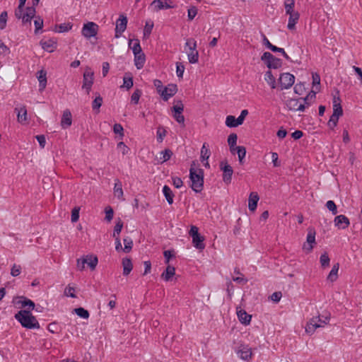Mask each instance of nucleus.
<instances>
[{
  "mask_svg": "<svg viewBox=\"0 0 362 362\" xmlns=\"http://www.w3.org/2000/svg\"><path fill=\"white\" fill-rule=\"evenodd\" d=\"M153 28V22L151 21H147L144 29V37H148L152 32Z\"/></svg>",
  "mask_w": 362,
  "mask_h": 362,
  "instance_id": "c03bdc74",
  "label": "nucleus"
},
{
  "mask_svg": "<svg viewBox=\"0 0 362 362\" xmlns=\"http://www.w3.org/2000/svg\"><path fill=\"white\" fill-rule=\"evenodd\" d=\"M153 85L154 86L156 87V90H157V92L160 95V96L162 95V92H163V90L164 88L163 86V83L160 80H158V79H155L153 81Z\"/></svg>",
  "mask_w": 362,
  "mask_h": 362,
  "instance_id": "680f3d73",
  "label": "nucleus"
},
{
  "mask_svg": "<svg viewBox=\"0 0 362 362\" xmlns=\"http://www.w3.org/2000/svg\"><path fill=\"white\" fill-rule=\"evenodd\" d=\"M329 320V317H325V320H322L320 315L317 317H314L310 320V321L307 323L305 327V332L308 334H312L314 333L315 330L318 328L323 327V325H326L328 323Z\"/></svg>",
  "mask_w": 362,
  "mask_h": 362,
  "instance_id": "20e7f679",
  "label": "nucleus"
},
{
  "mask_svg": "<svg viewBox=\"0 0 362 362\" xmlns=\"http://www.w3.org/2000/svg\"><path fill=\"white\" fill-rule=\"evenodd\" d=\"M339 101V98H334L333 101V114L332 115H335L337 117H339L343 115V110L341 105L338 102Z\"/></svg>",
  "mask_w": 362,
  "mask_h": 362,
  "instance_id": "bb28decb",
  "label": "nucleus"
},
{
  "mask_svg": "<svg viewBox=\"0 0 362 362\" xmlns=\"http://www.w3.org/2000/svg\"><path fill=\"white\" fill-rule=\"evenodd\" d=\"M105 220L107 221L108 222H110L113 218V215H114L113 209L110 206H107L105 208Z\"/></svg>",
  "mask_w": 362,
  "mask_h": 362,
  "instance_id": "0e129e2a",
  "label": "nucleus"
},
{
  "mask_svg": "<svg viewBox=\"0 0 362 362\" xmlns=\"http://www.w3.org/2000/svg\"><path fill=\"white\" fill-rule=\"evenodd\" d=\"M235 151L237 152L238 156L239 161H240V163H243V158H245V156L246 155V149H245V148L244 146H235Z\"/></svg>",
  "mask_w": 362,
  "mask_h": 362,
  "instance_id": "37998d69",
  "label": "nucleus"
},
{
  "mask_svg": "<svg viewBox=\"0 0 362 362\" xmlns=\"http://www.w3.org/2000/svg\"><path fill=\"white\" fill-rule=\"evenodd\" d=\"M123 242L124 244V247L122 249V250L127 253L129 252L133 246L132 240L130 238H125L123 239Z\"/></svg>",
  "mask_w": 362,
  "mask_h": 362,
  "instance_id": "49530a36",
  "label": "nucleus"
},
{
  "mask_svg": "<svg viewBox=\"0 0 362 362\" xmlns=\"http://www.w3.org/2000/svg\"><path fill=\"white\" fill-rule=\"evenodd\" d=\"M326 207L328 209L329 211L332 212L333 215H336L338 213L337 206L335 203L332 200H329L327 202Z\"/></svg>",
  "mask_w": 362,
  "mask_h": 362,
  "instance_id": "864d4df0",
  "label": "nucleus"
},
{
  "mask_svg": "<svg viewBox=\"0 0 362 362\" xmlns=\"http://www.w3.org/2000/svg\"><path fill=\"white\" fill-rule=\"evenodd\" d=\"M259 199V195L257 192H251L248 199V208L251 211H254L257 206V202Z\"/></svg>",
  "mask_w": 362,
  "mask_h": 362,
  "instance_id": "5701e85b",
  "label": "nucleus"
},
{
  "mask_svg": "<svg viewBox=\"0 0 362 362\" xmlns=\"http://www.w3.org/2000/svg\"><path fill=\"white\" fill-rule=\"evenodd\" d=\"M284 8L286 14H291L296 13L297 11H294V6H295V1L294 0H284Z\"/></svg>",
  "mask_w": 362,
  "mask_h": 362,
  "instance_id": "c9c22d12",
  "label": "nucleus"
},
{
  "mask_svg": "<svg viewBox=\"0 0 362 362\" xmlns=\"http://www.w3.org/2000/svg\"><path fill=\"white\" fill-rule=\"evenodd\" d=\"M185 47L188 49L186 50L189 62L191 64H195L199 60V52L197 50V42L193 39H188L185 43Z\"/></svg>",
  "mask_w": 362,
  "mask_h": 362,
  "instance_id": "7ed1b4c3",
  "label": "nucleus"
},
{
  "mask_svg": "<svg viewBox=\"0 0 362 362\" xmlns=\"http://www.w3.org/2000/svg\"><path fill=\"white\" fill-rule=\"evenodd\" d=\"M37 77L39 81L40 90H42L47 85V72L45 70H40L37 73Z\"/></svg>",
  "mask_w": 362,
  "mask_h": 362,
  "instance_id": "393cba45",
  "label": "nucleus"
},
{
  "mask_svg": "<svg viewBox=\"0 0 362 362\" xmlns=\"http://www.w3.org/2000/svg\"><path fill=\"white\" fill-rule=\"evenodd\" d=\"M338 120H339L338 117H335V115H332L329 118V120L328 121V123H327L329 128L334 129L337 126Z\"/></svg>",
  "mask_w": 362,
  "mask_h": 362,
  "instance_id": "338daca9",
  "label": "nucleus"
},
{
  "mask_svg": "<svg viewBox=\"0 0 362 362\" xmlns=\"http://www.w3.org/2000/svg\"><path fill=\"white\" fill-rule=\"evenodd\" d=\"M189 235L192 238L194 246L199 250H203L205 247L204 244V238L199 233V229L195 226H192L189 232Z\"/></svg>",
  "mask_w": 362,
  "mask_h": 362,
  "instance_id": "423d86ee",
  "label": "nucleus"
},
{
  "mask_svg": "<svg viewBox=\"0 0 362 362\" xmlns=\"http://www.w3.org/2000/svg\"><path fill=\"white\" fill-rule=\"evenodd\" d=\"M238 136L235 133L230 134L228 137V144L232 153H235V148L237 143Z\"/></svg>",
  "mask_w": 362,
  "mask_h": 362,
  "instance_id": "e433bc0d",
  "label": "nucleus"
},
{
  "mask_svg": "<svg viewBox=\"0 0 362 362\" xmlns=\"http://www.w3.org/2000/svg\"><path fill=\"white\" fill-rule=\"evenodd\" d=\"M335 226L340 229H346L349 227L350 222L349 218L344 215H339L334 220Z\"/></svg>",
  "mask_w": 362,
  "mask_h": 362,
  "instance_id": "a211bd4d",
  "label": "nucleus"
},
{
  "mask_svg": "<svg viewBox=\"0 0 362 362\" xmlns=\"http://www.w3.org/2000/svg\"><path fill=\"white\" fill-rule=\"evenodd\" d=\"M79 207H75L71 211V221L76 222L79 218Z\"/></svg>",
  "mask_w": 362,
  "mask_h": 362,
  "instance_id": "e2e57ef3",
  "label": "nucleus"
},
{
  "mask_svg": "<svg viewBox=\"0 0 362 362\" xmlns=\"http://www.w3.org/2000/svg\"><path fill=\"white\" fill-rule=\"evenodd\" d=\"M72 124V116L69 110H65L63 112L61 119V126L62 129H67Z\"/></svg>",
  "mask_w": 362,
  "mask_h": 362,
  "instance_id": "6ab92c4d",
  "label": "nucleus"
},
{
  "mask_svg": "<svg viewBox=\"0 0 362 362\" xmlns=\"http://www.w3.org/2000/svg\"><path fill=\"white\" fill-rule=\"evenodd\" d=\"M74 312L80 317L88 319L90 316L89 312L83 308H77L74 310Z\"/></svg>",
  "mask_w": 362,
  "mask_h": 362,
  "instance_id": "a19ab883",
  "label": "nucleus"
},
{
  "mask_svg": "<svg viewBox=\"0 0 362 362\" xmlns=\"http://www.w3.org/2000/svg\"><path fill=\"white\" fill-rule=\"evenodd\" d=\"M127 18L123 15H119V18L117 19L116 22V27H115V37H119L121 34L124 32V30L127 28Z\"/></svg>",
  "mask_w": 362,
  "mask_h": 362,
  "instance_id": "ddd939ff",
  "label": "nucleus"
},
{
  "mask_svg": "<svg viewBox=\"0 0 362 362\" xmlns=\"http://www.w3.org/2000/svg\"><path fill=\"white\" fill-rule=\"evenodd\" d=\"M165 136L166 130L164 128L159 127L157 130V141L159 143H161Z\"/></svg>",
  "mask_w": 362,
  "mask_h": 362,
  "instance_id": "4d7b16f0",
  "label": "nucleus"
},
{
  "mask_svg": "<svg viewBox=\"0 0 362 362\" xmlns=\"http://www.w3.org/2000/svg\"><path fill=\"white\" fill-rule=\"evenodd\" d=\"M197 8L196 6H191L188 9L187 17L189 21H192L197 14Z\"/></svg>",
  "mask_w": 362,
  "mask_h": 362,
  "instance_id": "bf43d9fd",
  "label": "nucleus"
},
{
  "mask_svg": "<svg viewBox=\"0 0 362 362\" xmlns=\"http://www.w3.org/2000/svg\"><path fill=\"white\" fill-rule=\"evenodd\" d=\"M71 28H72V25H70L69 23H62L59 25H58V28H59L58 32L59 33L67 32L69 30H71Z\"/></svg>",
  "mask_w": 362,
  "mask_h": 362,
  "instance_id": "69168bd1",
  "label": "nucleus"
},
{
  "mask_svg": "<svg viewBox=\"0 0 362 362\" xmlns=\"http://www.w3.org/2000/svg\"><path fill=\"white\" fill-rule=\"evenodd\" d=\"M98 25L93 22L85 23L81 30V34L86 38H90L96 36L98 32Z\"/></svg>",
  "mask_w": 362,
  "mask_h": 362,
  "instance_id": "0eeeda50",
  "label": "nucleus"
},
{
  "mask_svg": "<svg viewBox=\"0 0 362 362\" xmlns=\"http://www.w3.org/2000/svg\"><path fill=\"white\" fill-rule=\"evenodd\" d=\"M34 25L35 27V33L37 34L39 33V31L40 30L42 29L43 19L42 18H40V16L36 17L35 20L34 21Z\"/></svg>",
  "mask_w": 362,
  "mask_h": 362,
  "instance_id": "3c124183",
  "label": "nucleus"
},
{
  "mask_svg": "<svg viewBox=\"0 0 362 362\" xmlns=\"http://www.w3.org/2000/svg\"><path fill=\"white\" fill-rule=\"evenodd\" d=\"M286 106L289 110L300 111L305 110V104L302 103V99L291 98L286 101Z\"/></svg>",
  "mask_w": 362,
  "mask_h": 362,
  "instance_id": "f8f14e48",
  "label": "nucleus"
},
{
  "mask_svg": "<svg viewBox=\"0 0 362 362\" xmlns=\"http://www.w3.org/2000/svg\"><path fill=\"white\" fill-rule=\"evenodd\" d=\"M15 111L18 112L17 119L18 122L23 123L27 120V110L25 106L21 107L20 109L15 108Z\"/></svg>",
  "mask_w": 362,
  "mask_h": 362,
  "instance_id": "c756f323",
  "label": "nucleus"
},
{
  "mask_svg": "<svg viewBox=\"0 0 362 362\" xmlns=\"http://www.w3.org/2000/svg\"><path fill=\"white\" fill-rule=\"evenodd\" d=\"M175 274V269L174 267L168 265L166 267V269L165 272H163L161 274V278L163 279L165 281H169L171 280L173 276Z\"/></svg>",
  "mask_w": 362,
  "mask_h": 362,
  "instance_id": "a878e982",
  "label": "nucleus"
},
{
  "mask_svg": "<svg viewBox=\"0 0 362 362\" xmlns=\"http://www.w3.org/2000/svg\"><path fill=\"white\" fill-rule=\"evenodd\" d=\"M289 16L287 28L289 30H294L296 29V25L298 22L300 18V13L298 12L288 14Z\"/></svg>",
  "mask_w": 362,
  "mask_h": 362,
  "instance_id": "4be33fe9",
  "label": "nucleus"
},
{
  "mask_svg": "<svg viewBox=\"0 0 362 362\" xmlns=\"http://www.w3.org/2000/svg\"><path fill=\"white\" fill-rule=\"evenodd\" d=\"M281 90L288 89L295 82V76L290 73H284L280 75L279 78Z\"/></svg>",
  "mask_w": 362,
  "mask_h": 362,
  "instance_id": "1a4fd4ad",
  "label": "nucleus"
},
{
  "mask_svg": "<svg viewBox=\"0 0 362 362\" xmlns=\"http://www.w3.org/2000/svg\"><path fill=\"white\" fill-rule=\"evenodd\" d=\"M129 46L132 48L134 55L142 52L141 47L139 40H130L129 42Z\"/></svg>",
  "mask_w": 362,
  "mask_h": 362,
  "instance_id": "7c9ffc66",
  "label": "nucleus"
},
{
  "mask_svg": "<svg viewBox=\"0 0 362 362\" xmlns=\"http://www.w3.org/2000/svg\"><path fill=\"white\" fill-rule=\"evenodd\" d=\"M21 267L20 265L13 264L11 268V274L13 276H17L21 274Z\"/></svg>",
  "mask_w": 362,
  "mask_h": 362,
  "instance_id": "774afa93",
  "label": "nucleus"
},
{
  "mask_svg": "<svg viewBox=\"0 0 362 362\" xmlns=\"http://www.w3.org/2000/svg\"><path fill=\"white\" fill-rule=\"evenodd\" d=\"M220 169L223 171V181L226 184H230L233 173L232 167L226 161H221L220 163Z\"/></svg>",
  "mask_w": 362,
  "mask_h": 362,
  "instance_id": "9d476101",
  "label": "nucleus"
},
{
  "mask_svg": "<svg viewBox=\"0 0 362 362\" xmlns=\"http://www.w3.org/2000/svg\"><path fill=\"white\" fill-rule=\"evenodd\" d=\"M15 318L21 325L27 329H39L40 324L36 317L32 315L30 310H21L15 315Z\"/></svg>",
  "mask_w": 362,
  "mask_h": 362,
  "instance_id": "f257e3e1",
  "label": "nucleus"
},
{
  "mask_svg": "<svg viewBox=\"0 0 362 362\" xmlns=\"http://www.w3.org/2000/svg\"><path fill=\"white\" fill-rule=\"evenodd\" d=\"M339 264H335L333 267L332 270L330 271L329 274L327 276V280L334 282L337 279L338 277V271H339Z\"/></svg>",
  "mask_w": 362,
  "mask_h": 362,
  "instance_id": "f704fd0d",
  "label": "nucleus"
},
{
  "mask_svg": "<svg viewBox=\"0 0 362 362\" xmlns=\"http://www.w3.org/2000/svg\"><path fill=\"white\" fill-rule=\"evenodd\" d=\"M75 288L69 285L66 287L64 290V295L71 298H76V296L74 293Z\"/></svg>",
  "mask_w": 362,
  "mask_h": 362,
  "instance_id": "052dcab7",
  "label": "nucleus"
},
{
  "mask_svg": "<svg viewBox=\"0 0 362 362\" xmlns=\"http://www.w3.org/2000/svg\"><path fill=\"white\" fill-rule=\"evenodd\" d=\"M237 122V118L233 115H228L226 119V125L228 127H236L240 125Z\"/></svg>",
  "mask_w": 362,
  "mask_h": 362,
  "instance_id": "79ce46f5",
  "label": "nucleus"
},
{
  "mask_svg": "<svg viewBox=\"0 0 362 362\" xmlns=\"http://www.w3.org/2000/svg\"><path fill=\"white\" fill-rule=\"evenodd\" d=\"M98 262V257L95 255H89L82 258V268H85V264H87L90 269H95Z\"/></svg>",
  "mask_w": 362,
  "mask_h": 362,
  "instance_id": "f3484780",
  "label": "nucleus"
},
{
  "mask_svg": "<svg viewBox=\"0 0 362 362\" xmlns=\"http://www.w3.org/2000/svg\"><path fill=\"white\" fill-rule=\"evenodd\" d=\"M8 13L6 11H3L0 14V29L3 30L6 28L7 22Z\"/></svg>",
  "mask_w": 362,
  "mask_h": 362,
  "instance_id": "603ef678",
  "label": "nucleus"
},
{
  "mask_svg": "<svg viewBox=\"0 0 362 362\" xmlns=\"http://www.w3.org/2000/svg\"><path fill=\"white\" fill-rule=\"evenodd\" d=\"M315 230L313 228L308 229V235L306 238L307 244L303 245V249L308 252H311L313 249V244H315Z\"/></svg>",
  "mask_w": 362,
  "mask_h": 362,
  "instance_id": "4468645a",
  "label": "nucleus"
},
{
  "mask_svg": "<svg viewBox=\"0 0 362 362\" xmlns=\"http://www.w3.org/2000/svg\"><path fill=\"white\" fill-rule=\"evenodd\" d=\"M272 52H279V53H281L282 55L284 56V57L288 60V61H290L291 62V58L289 57V56L286 53V52L284 51V49L283 48H280V47H277L275 45H273L272 47H271V49Z\"/></svg>",
  "mask_w": 362,
  "mask_h": 362,
  "instance_id": "5fc2aeb1",
  "label": "nucleus"
},
{
  "mask_svg": "<svg viewBox=\"0 0 362 362\" xmlns=\"http://www.w3.org/2000/svg\"><path fill=\"white\" fill-rule=\"evenodd\" d=\"M35 12L36 11H35V8L34 6L28 7L26 8L25 13H24L23 16L21 18L22 19V22L23 23H29L30 24L32 18L35 15Z\"/></svg>",
  "mask_w": 362,
  "mask_h": 362,
  "instance_id": "b1692460",
  "label": "nucleus"
},
{
  "mask_svg": "<svg viewBox=\"0 0 362 362\" xmlns=\"http://www.w3.org/2000/svg\"><path fill=\"white\" fill-rule=\"evenodd\" d=\"M237 315L240 322L244 325L250 324L251 321L252 316L248 315L245 310L237 308Z\"/></svg>",
  "mask_w": 362,
  "mask_h": 362,
  "instance_id": "412c9836",
  "label": "nucleus"
},
{
  "mask_svg": "<svg viewBox=\"0 0 362 362\" xmlns=\"http://www.w3.org/2000/svg\"><path fill=\"white\" fill-rule=\"evenodd\" d=\"M238 356L245 361H249L252 358V352L251 348L247 345L241 344L237 351Z\"/></svg>",
  "mask_w": 362,
  "mask_h": 362,
  "instance_id": "2eb2a0df",
  "label": "nucleus"
},
{
  "mask_svg": "<svg viewBox=\"0 0 362 362\" xmlns=\"http://www.w3.org/2000/svg\"><path fill=\"white\" fill-rule=\"evenodd\" d=\"M127 75V74H126ZM134 85L133 78L130 76H125L123 78V86L122 87L126 88L127 90L130 89Z\"/></svg>",
  "mask_w": 362,
  "mask_h": 362,
  "instance_id": "09e8293b",
  "label": "nucleus"
},
{
  "mask_svg": "<svg viewBox=\"0 0 362 362\" xmlns=\"http://www.w3.org/2000/svg\"><path fill=\"white\" fill-rule=\"evenodd\" d=\"M142 94V92L139 89H136L134 90V92L132 93L131 96V101L132 103L134 104H137L139 103V98Z\"/></svg>",
  "mask_w": 362,
  "mask_h": 362,
  "instance_id": "6e6d98bb",
  "label": "nucleus"
},
{
  "mask_svg": "<svg viewBox=\"0 0 362 362\" xmlns=\"http://www.w3.org/2000/svg\"><path fill=\"white\" fill-rule=\"evenodd\" d=\"M210 151L209 149H208L206 146H205V144H204V145L202 146V149H201V159H202V161L204 162V160H207L210 156Z\"/></svg>",
  "mask_w": 362,
  "mask_h": 362,
  "instance_id": "de8ad7c7",
  "label": "nucleus"
},
{
  "mask_svg": "<svg viewBox=\"0 0 362 362\" xmlns=\"http://www.w3.org/2000/svg\"><path fill=\"white\" fill-rule=\"evenodd\" d=\"M264 80L270 86L272 89L276 88V83L274 76L271 71H267L264 74Z\"/></svg>",
  "mask_w": 362,
  "mask_h": 362,
  "instance_id": "2f4dec72",
  "label": "nucleus"
},
{
  "mask_svg": "<svg viewBox=\"0 0 362 362\" xmlns=\"http://www.w3.org/2000/svg\"><path fill=\"white\" fill-rule=\"evenodd\" d=\"M134 63L138 69H140L144 66L145 63V55L143 52H140L139 54L134 55Z\"/></svg>",
  "mask_w": 362,
  "mask_h": 362,
  "instance_id": "72a5a7b5",
  "label": "nucleus"
},
{
  "mask_svg": "<svg viewBox=\"0 0 362 362\" xmlns=\"http://www.w3.org/2000/svg\"><path fill=\"white\" fill-rule=\"evenodd\" d=\"M40 44L42 45V47L49 52H52L54 51V48L56 47V42L52 40H42L40 42Z\"/></svg>",
  "mask_w": 362,
  "mask_h": 362,
  "instance_id": "c85d7f7f",
  "label": "nucleus"
},
{
  "mask_svg": "<svg viewBox=\"0 0 362 362\" xmlns=\"http://www.w3.org/2000/svg\"><path fill=\"white\" fill-rule=\"evenodd\" d=\"M123 228V222L120 218H118L114 228L112 236L116 238H119V233Z\"/></svg>",
  "mask_w": 362,
  "mask_h": 362,
  "instance_id": "4c0bfd02",
  "label": "nucleus"
},
{
  "mask_svg": "<svg viewBox=\"0 0 362 362\" xmlns=\"http://www.w3.org/2000/svg\"><path fill=\"white\" fill-rule=\"evenodd\" d=\"M103 104V98L98 94L95 96V98L93 100L92 103V108L95 111L96 110L97 112H99V109L101 107Z\"/></svg>",
  "mask_w": 362,
  "mask_h": 362,
  "instance_id": "ea45409f",
  "label": "nucleus"
},
{
  "mask_svg": "<svg viewBox=\"0 0 362 362\" xmlns=\"http://www.w3.org/2000/svg\"><path fill=\"white\" fill-rule=\"evenodd\" d=\"M160 153L162 154V157L160 158L161 163H164L168 160L173 155L172 151L168 148L161 151Z\"/></svg>",
  "mask_w": 362,
  "mask_h": 362,
  "instance_id": "a18cd8bd",
  "label": "nucleus"
},
{
  "mask_svg": "<svg viewBox=\"0 0 362 362\" xmlns=\"http://www.w3.org/2000/svg\"><path fill=\"white\" fill-rule=\"evenodd\" d=\"M189 178L191 180V188L196 192L199 193L204 188V171L202 169L196 170L192 165L189 169Z\"/></svg>",
  "mask_w": 362,
  "mask_h": 362,
  "instance_id": "f03ea898",
  "label": "nucleus"
},
{
  "mask_svg": "<svg viewBox=\"0 0 362 362\" xmlns=\"http://www.w3.org/2000/svg\"><path fill=\"white\" fill-rule=\"evenodd\" d=\"M163 193L169 204L173 203L174 194L171 189L168 185H164L163 187Z\"/></svg>",
  "mask_w": 362,
  "mask_h": 362,
  "instance_id": "cd10ccee",
  "label": "nucleus"
},
{
  "mask_svg": "<svg viewBox=\"0 0 362 362\" xmlns=\"http://www.w3.org/2000/svg\"><path fill=\"white\" fill-rule=\"evenodd\" d=\"M168 1V0H154L152 1L151 5L155 6L156 11L173 8V6L169 4ZM169 1L172 4V1L170 0Z\"/></svg>",
  "mask_w": 362,
  "mask_h": 362,
  "instance_id": "aec40b11",
  "label": "nucleus"
},
{
  "mask_svg": "<svg viewBox=\"0 0 362 362\" xmlns=\"http://www.w3.org/2000/svg\"><path fill=\"white\" fill-rule=\"evenodd\" d=\"M177 91V85L171 83L164 87L162 92V98L167 101L170 98L173 97Z\"/></svg>",
  "mask_w": 362,
  "mask_h": 362,
  "instance_id": "dca6fc26",
  "label": "nucleus"
},
{
  "mask_svg": "<svg viewBox=\"0 0 362 362\" xmlns=\"http://www.w3.org/2000/svg\"><path fill=\"white\" fill-rule=\"evenodd\" d=\"M114 194L119 199L123 197L122 185L119 180H117L115 183Z\"/></svg>",
  "mask_w": 362,
  "mask_h": 362,
  "instance_id": "58836bf2",
  "label": "nucleus"
},
{
  "mask_svg": "<svg viewBox=\"0 0 362 362\" xmlns=\"http://www.w3.org/2000/svg\"><path fill=\"white\" fill-rule=\"evenodd\" d=\"M185 66L181 62L176 63V74L178 78H182L185 71Z\"/></svg>",
  "mask_w": 362,
  "mask_h": 362,
  "instance_id": "13d9d810",
  "label": "nucleus"
},
{
  "mask_svg": "<svg viewBox=\"0 0 362 362\" xmlns=\"http://www.w3.org/2000/svg\"><path fill=\"white\" fill-rule=\"evenodd\" d=\"M320 262L322 267L323 268H325L329 265L330 259L327 252H325L322 255H321Z\"/></svg>",
  "mask_w": 362,
  "mask_h": 362,
  "instance_id": "8fccbe9b",
  "label": "nucleus"
},
{
  "mask_svg": "<svg viewBox=\"0 0 362 362\" xmlns=\"http://www.w3.org/2000/svg\"><path fill=\"white\" fill-rule=\"evenodd\" d=\"M93 84V72L90 68H87L83 73L82 88L86 90L87 94H89Z\"/></svg>",
  "mask_w": 362,
  "mask_h": 362,
  "instance_id": "6e6552de",
  "label": "nucleus"
},
{
  "mask_svg": "<svg viewBox=\"0 0 362 362\" xmlns=\"http://www.w3.org/2000/svg\"><path fill=\"white\" fill-rule=\"evenodd\" d=\"M173 116L174 119L179 123L181 124L183 127L185 126V117L182 115V112L184 110V105L182 102L180 100L177 102V104L175 105L173 107Z\"/></svg>",
  "mask_w": 362,
  "mask_h": 362,
  "instance_id": "9b49d317",
  "label": "nucleus"
},
{
  "mask_svg": "<svg viewBox=\"0 0 362 362\" xmlns=\"http://www.w3.org/2000/svg\"><path fill=\"white\" fill-rule=\"evenodd\" d=\"M122 266H123V274L125 276L128 275L131 272V271L132 270V268H133L132 261L129 258L123 259Z\"/></svg>",
  "mask_w": 362,
  "mask_h": 362,
  "instance_id": "473e14b6",
  "label": "nucleus"
},
{
  "mask_svg": "<svg viewBox=\"0 0 362 362\" xmlns=\"http://www.w3.org/2000/svg\"><path fill=\"white\" fill-rule=\"evenodd\" d=\"M263 61L269 69H278L281 66L282 62L280 59L276 58L270 52H266L261 57Z\"/></svg>",
  "mask_w": 362,
  "mask_h": 362,
  "instance_id": "39448f33",
  "label": "nucleus"
}]
</instances>
